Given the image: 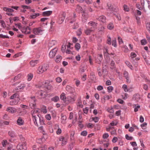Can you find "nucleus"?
<instances>
[{
  "label": "nucleus",
  "mask_w": 150,
  "mask_h": 150,
  "mask_svg": "<svg viewBox=\"0 0 150 150\" xmlns=\"http://www.w3.org/2000/svg\"><path fill=\"white\" fill-rule=\"evenodd\" d=\"M16 25L18 27L19 29H21L22 32L24 34H27L30 33V28L29 26H27L26 27H24L22 28L20 24H16Z\"/></svg>",
  "instance_id": "f257e3e1"
},
{
  "label": "nucleus",
  "mask_w": 150,
  "mask_h": 150,
  "mask_svg": "<svg viewBox=\"0 0 150 150\" xmlns=\"http://www.w3.org/2000/svg\"><path fill=\"white\" fill-rule=\"evenodd\" d=\"M48 66L47 64H44L42 66H39L37 70V73L41 74L47 71L48 68Z\"/></svg>",
  "instance_id": "f03ea898"
},
{
  "label": "nucleus",
  "mask_w": 150,
  "mask_h": 150,
  "mask_svg": "<svg viewBox=\"0 0 150 150\" xmlns=\"http://www.w3.org/2000/svg\"><path fill=\"white\" fill-rule=\"evenodd\" d=\"M44 31L43 28L41 27L35 28L33 30V33L34 34L37 35H42Z\"/></svg>",
  "instance_id": "7ed1b4c3"
},
{
  "label": "nucleus",
  "mask_w": 150,
  "mask_h": 150,
  "mask_svg": "<svg viewBox=\"0 0 150 150\" xmlns=\"http://www.w3.org/2000/svg\"><path fill=\"white\" fill-rule=\"evenodd\" d=\"M66 20H67L69 23H72L74 22L76 20V15L74 13L73 16H69L67 18Z\"/></svg>",
  "instance_id": "20e7f679"
},
{
  "label": "nucleus",
  "mask_w": 150,
  "mask_h": 150,
  "mask_svg": "<svg viewBox=\"0 0 150 150\" xmlns=\"http://www.w3.org/2000/svg\"><path fill=\"white\" fill-rule=\"evenodd\" d=\"M57 49L55 47L50 52L49 56L50 58H53L56 54Z\"/></svg>",
  "instance_id": "39448f33"
},
{
  "label": "nucleus",
  "mask_w": 150,
  "mask_h": 150,
  "mask_svg": "<svg viewBox=\"0 0 150 150\" xmlns=\"http://www.w3.org/2000/svg\"><path fill=\"white\" fill-rule=\"evenodd\" d=\"M38 113L39 110L38 109L32 110L31 112V114L32 115V118H34L35 120V117H40Z\"/></svg>",
  "instance_id": "423d86ee"
},
{
  "label": "nucleus",
  "mask_w": 150,
  "mask_h": 150,
  "mask_svg": "<svg viewBox=\"0 0 150 150\" xmlns=\"http://www.w3.org/2000/svg\"><path fill=\"white\" fill-rule=\"evenodd\" d=\"M98 23L93 21H91L88 23V25L90 26H91V28L92 29H93L94 30L96 28Z\"/></svg>",
  "instance_id": "0eeeda50"
},
{
  "label": "nucleus",
  "mask_w": 150,
  "mask_h": 150,
  "mask_svg": "<svg viewBox=\"0 0 150 150\" xmlns=\"http://www.w3.org/2000/svg\"><path fill=\"white\" fill-rule=\"evenodd\" d=\"M76 98L74 97L68 96L67 97V99L65 103H73L75 100Z\"/></svg>",
  "instance_id": "6e6552de"
},
{
  "label": "nucleus",
  "mask_w": 150,
  "mask_h": 150,
  "mask_svg": "<svg viewBox=\"0 0 150 150\" xmlns=\"http://www.w3.org/2000/svg\"><path fill=\"white\" fill-rule=\"evenodd\" d=\"M123 76L126 79L127 82L128 83H130L131 80L129 78V74L127 71H124Z\"/></svg>",
  "instance_id": "1a4fd4ad"
},
{
  "label": "nucleus",
  "mask_w": 150,
  "mask_h": 150,
  "mask_svg": "<svg viewBox=\"0 0 150 150\" xmlns=\"http://www.w3.org/2000/svg\"><path fill=\"white\" fill-rule=\"evenodd\" d=\"M107 10L111 12L115 11L116 10L115 7L110 3L107 4Z\"/></svg>",
  "instance_id": "9d476101"
},
{
  "label": "nucleus",
  "mask_w": 150,
  "mask_h": 150,
  "mask_svg": "<svg viewBox=\"0 0 150 150\" xmlns=\"http://www.w3.org/2000/svg\"><path fill=\"white\" fill-rule=\"evenodd\" d=\"M83 14H82V20L83 22H85L88 17V14L86 12L83 11L82 12Z\"/></svg>",
  "instance_id": "9b49d317"
},
{
  "label": "nucleus",
  "mask_w": 150,
  "mask_h": 150,
  "mask_svg": "<svg viewBox=\"0 0 150 150\" xmlns=\"http://www.w3.org/2000/svg\"><path fill=\"white\" fill-rule=\"evenodd\" d=\"M16 148L18 150H26L27 149L26 145L25 144L24 145H18Z\"/></svg>",
  "instance_id": "f8f14e48"
},
{
  "label": "nucleus",
  "mask_w": 150,
  "mask_h": 150,
  "mask_svg": "<svg viewBox=\"0 0 150 150\" xmlns=\"http://www.w3.org/2000/svg\"><path fill=\"white\" fill-rule=\"evenodd\" d=\"M37 96L39 98H44L45 96V94L42 91H39L36 93Z\"/></svg>",
  "instance_id": "ddd939ff"
},
{
  "label": "nucleus",
  "mask_w": 150,
  "mask_h": 150,
  "mask_svg": "<svg viewBox=\"0 0 150 150\" xmlns=\"http://www.w3.org/2000/svg\"><path fill=\"white\" fill-rule=\"evenodd\" d=\"M6 110L10 113H15L16 112L17 110L14 108L9 107L7 108Z\"/></svg>",
  "instance_id": "4468645a"
},
{
  "label": "nucleus",
  "mask_w": 150,
  "mask_h": 150,
  "mask_svg": "<svg viewBox=\"0 0 150 150\" xmlns=\"http://www.w3.org/2000/svg\"><path fill=\"white\" fill-rule=\"evenodd\" d=\"M61 120L62 123L64 124L66 122L67 117L65 115H64L63 114L61 115Z\"/></svg>",
  "instance_id": "2eb2a0df"
},
{
  "label": "nucleus",
  "mask_w": 150,
  "mask_h": 150,
  "mask_svg": "<svg viewBox=\"0 0 150 150\" xmlns=\"http://www.w3.org/2000/svg\"><path fill=\"white\" fill-rule=\"evenodd\" d=\"M10 98L11 99H15L16 100H19V95L18 94L15 93L11 96L10 97Z\"/></svg>",
  "instance_id": "dca6fc26"
},
{
  "label": "nucleus",
  "mask_w": 150,
  "mask_h": 150,
  "mask_svg": "<svg viewBox=\"0 0 150 150\" xmlns=\"http://www.w3.org/2000/svg\"><path fill=\"white\" fill-rule=\"evenodd\" d=\"M17 122L18 125H21L23 124L24 121L21 117H19L17 121Z\"/></svg>",
  "instance_id": "f3484780"
},
{
  "label": "nucleus",
  "mask_w": 150,
  "mask_h": 150,
  "mask_svg": "<svg viewBox=\"0 0 150 150\" xmlns=\"http://www.w3.org/2000/svg\"><path fill=\"white\" fill-rule=\"evenodd\" d=\"M97 19L103 23H105L106 22V18L103 16H100L97 18Z\"/></svg>",
  "instance_id": "a211bd4d"
},
{
  "label": "nucleus",
  "mask_w": 150,
  "mask_h": 150,
  "mask_svg": "<svg viewBox=\"0 0 150 150\" xmlns=\"http://www.w3.org/2000/svg\"><path fill=\"white\" fill-rule=\"evenodd\" d=\"M94 31L93 29H92L91 28H87L86 30H85V33L87 35H90L91 33Z\"/></svg>",
  "instance_id": "6ab92c4d"
},
{
  "label": "nucleus",
  "mask_w": 150,
  "mask_h": 150,
  "mask_svg": "<svg viewBox=\"0 0 150 150\" xmlns=\"http://www.w3.org/2000/svg\"><path fill=\"white\" fill-rule=\"evenodd\" d=\"M38 63V60H32L30 62V64L31 67H33L36 66Z\"/></svg>",
  "instance_id": "aec40b11"
},
{
  "label": "nucleus",
  "mask_w": 150,
  "mask_h": 150,
  "mask_svg": "<svg viewBox=\"0 0 150 150\" xmlns=\"http://www.w3.org/2000/svg\"><path fill=\"white\" fill-rule=\"evenodd\" d=\"M65 16L62 15L60 16L59 18L58 22L59 24H62L64 21L65 19Z\"/></svg>",
  "instance_id": "412c9836"
},
{
  "label": "nucleus",
  "mask_w": 150,
  "mask_h": 150,
  "mask_svg": "<svg viewBox=\"0 0 150 150\" xmlns=\"http://www.w3.org/2000/svg\"><path fill=\"white\" fill-rule=\"evenodd\" d=\"M56 43V42L54 40L50 41L49 42L48 47L49 48H50L54 46Z\"/></svg>",
  "instance_id": "4be33fe9"
},
{
  "label": "nucleus",
  "mask_w": 150,
  "mask_h": 150,
  "mask_svg": "<svg viewBox=\"0 0 150 150\" xmlns=\"http://www.w3.org/2000/svg\"><path fill=\"white\" fill-rule=\"evenodd\" d=\"M62 59V57L59 55H58L55 59V61L57 63H59Z\"/></svg>",
  "instance_id": "5701e85b"
},
{
  "label": "nucleus",
  "mask_w": 150,
  "mask_h": 150,
  "mask_svg": "<svg viewBox=\"0 0 150 150\" xmlns=\"http://www.w3.org/2000/svg\"><path fill=\"white\" fill-rule=\"evenodd\" d=\"M60 97L61 100H63L64 103L66 102L67 98H66L65 95L64 93H62L60 96Z\"/></svg>",
  "instance_id": "b1692460"
},
{
  "label": "nucleus",
  "mask_w": 150,
  "mask_h": 150,
  "mask_svg": "<svg viewBox=\"0 0 150 150\" xmlns=\"http://www.w3.org/2000/svg\"><path fill=\"white\" fill-rule=\"evenodd\" d=\"M52 13V11H45L42 13V15L44 16H48L51 15Z\"/></svg>",
  "instance_id": "393cba45"
},
{
  "label": "nucleus",
  "mask_w": 150,
  "mask_h": 150,
  "mask_svg": "<svg viewBox=\"0 0 150 150\" xmlns=\"http://www.w3.org/2000/svg\"><path fill=\"white\" fill-rule=\"evenodd\" d=\"M76 11L79 13H82L83 12V9L82 8L79 6V5H77L76 8Z\"/></svg>",
  "instance_id": "a878e982"
},
{
  "label": "nucleus",
  "mask_w": 150,
  "mask_h": 150,
  "mask_svg": "<svg viewBox=\"0 0 150 150\" xmlns=\"http://www.w3.org/2000/svg\"><path fill=\"white\" fill-rule=\"evenodd\" d=\"M29 106L32 109H35L36 108V104L35 103H32V100H30V102Z\"/></svg>",
  "instance_id": "bb28decb"
},
{
  "label": "nucleus",
  "mask_w": 150,
  "mask_h": 150,
  "mask_svg": "<svg viewBox=\"0 0 150 150\" xmlns=\"http://www.w3.org/2000/svg\"><path fill=\"white\" fill-rule=\"evenodd\" d=\"M19 100H16L15 99L13 100H12L10 102V104L11 105H16L18 103Z\"/></svg>",
  "instance_id": "cd10ccee"
},
{
  "label": "nucleus",
  "mask_w": 150,
  "mask_h": 150,
  "mask_svg": "<svg viewBox=\"0 0 150 150\" xmlns=\"http://www.w3.org/2000/svg\"><path fill=\"white\" fill-rule=\"evenodd\" d=\"M40 15L39 13H35L30 15V18L32 19H34L37 16Z\"/></svg>",
  "instance_id": "c85d7f7f"
},
{
  "label": "nucleus",
  "mask_w": 150,
  "mask_h": 150,
  "mask_svg": "<svg viewBox=\"0 0 150 150\" xmlns=\"http://www.w3.org/2000/svg\"><path fill=\"white\" fill-rule=\"evenodd\" d=\"M39 117H35V120L34 118H32L34 124L38 127V125L37 123V120H39Z\"/></svg>",
  "instance_id": "c756f323"
},
{
  "label": "nucleus",
  "mask_w": 150,
  "mask_h": 150,
  "mask_svg": "<svg viewBox=\"0 0 150 150\" xmlns=\"http://www.w3.org/2000/svg\"><path fill=\"white\" fill-rule=\"evenodd\" d=\"M59 98L57 96H55L54 97L52 98H51L52 101L54 102H57L59 100Z\"/></svg>",
  "instance_id": "7c9ffc66"
},
{
  "label": "nucleus",
  "mask_w": 150,
  "mask_h": 150,
  "mask_svg": "<svg viewBox=\"0 0 150 150\" xmlns=\"http://www.w3.org/2000/svg\"><path fill=\"white\" fill-rule=\"evenodd\" d=\"M3 9L4 11L9 12L11 13L13 12L14 11V10L13 9L10 8H8L7 7H4Z\"/></svg>",
  "instance_id": "2f4dec72"
},
{
  "label": "nucleus",
  "mask_w": 150,
  "mask_h": 150,
  "mask_svg": "<svg viewBox=\"0 0 150 150\" xmlns=\"http://www.w3.org/2000/svg\"><path fill=\"white\" fill-rule=\"evenodd\" d=\"M75 134V132L74 131H72L71 132L70 135V139L71 140H74V135Z\"/></svg>",
  "instance_id": "473e14b6"
},
{
  "label": "nucleus",
  "mask_w": 150,
  "mask_h": 150,
  "mask_svg": "<svg viewBox=\"0 0 150 150\" xmlns=\"http://www.w3.org/2000/svg\"><path fill=\"white\" fill-rule=\"evenodd\" d=\"M136 22L138 25H140L141 24V22L140 21V18L139 17L136 16Z\"/></svg>",
  "instance_id": "72a5a7b5"
},
{
  "label": "nucleus",
  "mask_w": 150,
  "mask_h": 150,
  "mask_svg": "<svg viewBox=\"0 0 150 150\" xmlns=\"http://www.w3.org/2000/svg\"><path fill=\"white\" fill-rule=\"evenodd\" d=\"M125 63L128 66V67L130 68L131 70H133V68L132 66L130 64L129 62L126 61L125 62Z\"/></svg>",
  "instance_id": "f704fd0d"
},
{
  "label": "nucleus",
  "mask_w": 150,
  "mask_h": 150,
  "mask_svg": "<svg viewBox=\"0 0 150 150\" xmlns=\"http://www.w3.org/2000/svg\"><path fill=\"white\" fill-rule=\"evenodd\" d=\"M41 111L44 113H46L47 112V110L46 107L43 106L41 108Z\"/></svg>",
  "instance_id": "c9c22d12"
},
{
  "label": "nucleus",
  "mask_w": 150,
  "mask_h": 150,
  "mask_svg": "<svg viewBox=\"0 0 150 150\" xmlns=\"http://www.w3.org/2000/svg\"><path fill=\"white\" fill-rule=\"evenodd\" d=\"M9 135L12 137H14L15 136V133L14 132L10 131L8 132Z\"/></svg>",
  "instance_id": "e433bc0d"
},
{
  "label": "nucleus",
  "mask_w": 150,
  "mask_h": 150,
  "mask_svg": "<svg viewBox=\"0 0 150 150\" xmlns=\"http://www.w3.org/2000/svg\"><path fill=\"white\" fill-rule=\"evenodd\" d=\"M137 56L136 54L134 52H132L131 54L130 57L132 58V61H134L133 58L136 57Z\"/></svg>",
  "instance_id": "4c0bfd02"
},
{
  "label": "nucleus",
  "mask_w": 150,
  "mask_h": 150,
  "mask_svg": "<svg viewBox=\"0 0 150 150\" xmlns=\"http://www.w3.org/2000/svg\"><path fill=\"white\" fill-rule=\"evenodd\" d=\"M117 124V122L116 121H113L110 123V126L111 127H112L116 125Z\"/></svg>",
  "instance_id": "58836bf2"
},
{
  "label": "nucleus",
  "mask_w": 150,
  "mask_h": 150,
  "mask_svg": "<svg viewBox=\"0 0 150 150\" xmlns=\"http://www.w3.org/2000/svg\"><path fill=\"white\" fill-rule=\"evenodd\" d=\"M75 47L77 50H79L81 47L80 44L79 43H76L75 45Z\"/></svg>",
  "instance_id": "ea45409f"
},
{
  "label": "nucleus",
  "mask_w": 150,
  "mask_h": 150,
  "mask_svg": "<svg viewBox=\"0 0 150 150\" xmlns=\"http://www.w3.org/2000/svg\"><path fill=\"white\" fill-rule=\"evenodd\" d=\"M33 74L30 73L28 74V81H30L33 77Z\"/></svg>",
  "instance_id": "a19ab883"
},
{
  "label": "nucleus",
  "mask_w": 150,
  "mask_h": 150,
  "mask_svg": "<svg viewBox=\"0 0 150 150\" xmlns=\"http://www.w3.org/2000/svg\"><path fill=\"white\" fill-rule=\"evenodd\" d=\"M114 28V25L113 23H110L108 26V28L109 29L112 30Z\"/></svg>",
  "instance_id": "79ce46f5"
},
{
  "label": "nucleus",
  "mask_w": 150,
  "mask_h": 150,
  "mask_svg": "<svg viewBox=\"0 0 150 150\" xmlns=\"http://www.w3.org/2000/svg\"><path fill=\"white\" fill-rule=\"evenodd\" d=\"M141 5L143 8V10L144 11L146 12V11L145 9L144 8V0H141Z\"/></svg>",
  "instance_id": "37998d69"
},
{
  "label": "nucleus",
  "mask_w": 150,
  "mask_h": 150,
  "mask_svg": "<svg viewBox=\"0 0 150 150\" xmlns=\"http://www.w3.org/2000/svg\"><path fill=\"white\" fill-rule=\"evenodd\" d=\"M39 121V123L41 125H43L45 124L42 118L41 117H40Z\"/></svg>",
  "instance_id": "c03bdc74"
},
{
  "label": "nucleus",
  "mask_w": 150,
  "mask_h": 150,
  "mask_svg": "<svg viewBox=\"0 0 150 150\" xmlns=\"http://www.w3.org/2000/svg\"><path fill=\"white\" fill-rule=\"evenodd\" d=\"M146 26L147 29L150 33V23H147L146 24Z\"/></svg>",
  "instance_id": "a18cd8bd"
},
{
  "label": "nucleus",
  "mask_w": 150,
  "mask_h": 150,
  "mask_svg": "<svg viewBox=\"0 0 150 150\" xmlns=\"http://www.w3.org/2000/svg\"><path fill=\"white\" fill-rule=\"evenodd\" d=\"M122 88L125 92H126L128 91L127 87V85L125 84L123 85L122 86Z\"/></svg>",
  "instance_id": "49530a36"
},
{
  "label": "nucleus",
  "mask_w": 150,
  "mask_h": 150,
  "mask_svg": "<svg viewBox=\"0 0 150 150\" xmlns=\"http://www.w3.org/2000/svg\"><path fill=\"white\" fill-rule=\"evenodd\" d=\"M21 76L22 75L21 74H18L14 78V81L19 79L21 77Z\"/></svg>",
  "instance_id": "de8ad7c7"
},
{
  "label": "nucleus",
  "mask_w": 150,
  "mask_h": 150,
  "mask_svg": "<svg viewBox=\"0 0 150 150\" xmlns=\"http://www.w3.org/2000/svg\"><path fill=\"white\" fill-rule=\"evenodd\" d=\"M126 139L128 140H132L133 139V137L131 136H129L127 134L125 135V136Z\"/></svg>",
  "instance_id": "09e8293b"
},
{
  "label": "nucleus",
  "mask_w": 150,
  "mask_h": 150,
  "mask_svg": "<svg viewBox=\"0 0 150 150\" xmlns=\"http://www.w3.org/2000/svg\"><path fill=\"white\" fill-rule=\"evenodd\" d=\"M123 50L126 52H127L129 51V50L127 47V46L126 45H124L123 47Z\"/></svg>",
  "instance_id": "8fccbe9b"
},
{
  "label": "nucleus",
  "mask_w": 150,
  "mask_h": 150,
  "mask_svg": "<svg viewBox=\"0 0 150 150\" xmlns=\"http://www.w3.org/2000/svg\"><path fill=\"white\" fill-rule=\"evenodd\" d=\"M147 123L146 122H144L141 125V127L143 129H146L147 126Z\"/></svg>",
  "instance_id": "3c124183"
},
{
  "label": "nucleus",
  "mask_w": 150,
  "mask_h": 150,
  "mask_svg": "<svg viewBox=\"0 0 150 150\" xmlns=\"http://www.w3.org/2000/svg\"><path fill=\"white\" fill-rule=\"evenodd\" d=\"M107 110L110 113H113L114 112L113 108L112 107L108 108L107 109Z\"/></svg>",
  "instance_id": "603ef678"
},
{
  "label": "nucleus",
  "mask_w": 150,
  "mask_h": 150,
  "mask_svg": "<svg viewBox=\"0 0 150 150\" xmlns=\"http://www.w3.org/2000/svg\"><path fill=\"white\" fill-rule=\"evenodd\" d=\"M112 45L115 47H116L117 46L116 40V39H115L112 41Z\"/></svg>",
  "instance_id": "864d4df0"
},
{
  "label": "nucleus",
  "mask_w": 150,
  "mask_h": 150,
  "mask_svg": "<svg viewBox=\"0 0 150 150\" xmlns=\"http://www.w3.org/2000/svg\"><path fill=\"white\" fill-rule=\"evenodd\" d=\"M81 134L83 136H86L87 134V132L86 131L84 130L81 133Z\"/></svg>",
  "instance_id": "5fc2aeb1"
},
{
  "label": "nucleus",
  "mask_w": 150,
  "mask_h": 150,
  "mask_svg": "<svg viewBox=\"0 0 150 150\" xmlns=\"http://www.w3.org/2000/svg\"><path fill=\"white\" fill-rule=\"evenodd\" d=\"M141 42L142 45H144L146 44L147 41L145 39H143L141 40Z\"/></svg>",
  "instance_id": "6e6d98bb"
},
{
  "label": "nucleus",
  "mask_w": 150,
  "mask_h": 150,
  "mask_svg": "<svg viewBox=\"0 0 150 150\" xmlns=\"http://www.w3.org/2000/svg\"><path fill=\"white\" fill-rule=\"evenodd\" d=\"M118 42L120 44H122L123 42V40L122 38L120 37H118Z\"/></svg>",
  "instance_id": "4d7b16f0"
},
{
  "label": "nucleus",
  "mask_w": 150,
  "mask_h": 150,
  "mask_svg": "<svg viewBox=\"0 0 150 150\" xmlns=\"http://www.w3.org/2000/svg\"><path fill=\"white\" fill-rule=\"evenodd\" d=\"M108 92H111L113 90V87L112 86H109L107 88Z\"/></svg>",
  "instance_id": "13d9d810"
},
{
  "label": "nucleus",
  "mask_w": 150,
  "mask_h": 150,
  "mask_svg": "<svg viewBox=\"0 0 150 150\" xmlns=\"http://www.w3.org/2000/svg\"><path fill=\"white\" fill-rule=\"evenodd\" d=\"M19 139L21 141H23V143H24V144H25V142H24V138H23L22 135H19Z\"/></svg>",
  "instance_id": "bf43d9fd"
},
{
  "label": "nucleus",
  "mask_w": 150,
  "mask_h": 150,
  "mask_svg": "<svg viewBox=\"0 0 150 150\" xmlns=\"http://www.w3.org/2000/svg\"><path fill=\"white\" fill-rule=\"evenodd\" d=\"M77 35L78 36H80L82 34L81 29H79L76 32Z\"/></svg>",
  "instance_id": "052dcab7"
},
{
  "label": "nucleus",
  "mask_w": 150,
  "mask_h": 150,
  "mask_svg": "<svg viewBox=\"0 0 150 150\" xmlns=\"http://www.w3.org/2000/svg\"><path fill=\"white\" fill-rule=\"evenodd\" d=\"M92 120L94 121L95 122H97L99 120V118L97 117H93L92 118Z\"/></svg>",
  "instance_id": "680f3d73"
},
{
  "label": "nucleus",
  "mask_w": 150,
  "mask_h": 150,
  "mask_svg": "<svg viewBox=\"0 0 150 150\" xmlns=\"http://www.w3.org/2000/svg\"><path fill=\"white\" fill-rule=\"evenodd\" d=\"M7 144L8 142L6 140H4L2 142V144L3 147L5 146L6 144Z\"/></svg>",
  "instance_id": "e2e57ef3"
},
{
  "label": "nucleus",
  "mask_w": 150,
  "mask_h": 150,
  "mask_svg": "<svg viewBox=\"0 0 150 150\" xmlns=\"http://www.w3.org/2000/svg\"><path fill=\"white\" fill-rule=\"evenodd\" d=\"M124 10L126 11H129V8L126 5H124Z\"/></svg>",
  "instance_id": "0e129e2a"
},
{
  "label": "nucleus",
  "mask_w": 150,
  "mask_h": 150,
  "mask_svg": "<svg viewBox=\"0 0 150 150\" xmlns=\"http://www.w3.org/2000/svg\"><path fill=\"white\" fill-rule=\"evenodd\" d=\"M45 117L47 120H50L51 119V116L50 114H48L46 115Z\"/></svg>",
  "instance_id": "69168bd1"
},
{
  "label": "nucleus",
  "mask_w": 150,
  "mask_h": 150,
  "mask_svg": "<svg viewBox=\"0 0 150 150\" xmlns=\"http://www.w3.org/2000/svg\"><path fill=\"white\" fill-rule=\"evenodd\" d=\"M109 135L107 133L104 134L103 136V139H107Z\"/></svg>",
  "instance_id": "338daca9"
},
{
  "label": "nucleus",
  "mask_w": 150,
  "mask_h": 150,
  "mask_svg": "<svg viewBox=\"0 0 150 150\" xmlns=\"http://www.w3.org/2000/svg\"><path fill=\"white\" fill-rule=\"evenodd\" d=\"M85 68L84 67H83L80 69V72L81 73H83L85 71Z\"/></svg>",
  "instance_id": "774afa93"
}]
</instances>
